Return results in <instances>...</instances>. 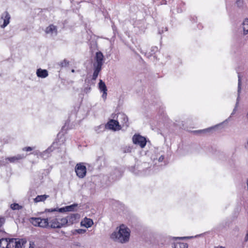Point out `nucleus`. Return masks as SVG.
Here are the masks:
<instances>
[{"label":"nucleus","instance_id":"obj_19","mask_svg":"<svg viewBox=\"0 0 248 248\" xmlns=\"http://www.w3.org/2000/svg\"><path fill=\"white\" fill-rule=\"evenodd\" d=\"M0 248H8V239L2 238L0 239Z\"/></svg>","mask_w":248,"mask_h":248},{"label":"nucleus","instance_id":"obj_9","mask_svg":"<svg viewBox=\"0 0 248 248\" xmlns=\"http://www.w3.org/2000/svg\"><path fill=\"white\" fill-rule=\"evenodd\" d=\"M99 89L101 91L103 92V93L102 94V97L106 99L107 95V87L105 85V82H104L101 79H100L99 82Z\"/></svg>","mask_w":248,"mask_h":248},{"label":"nucleus","instance_id":"obj_34","mask_svg":"<svg viewBox=\"0 0 248 248\" xmlns=\"http://www.w3.org/2000/svg\"><path fill=\"white\" fill-rule=\"evenodd\" d=\"M216 248H225L224 247H216Z\"/></svg>","mask_w":248,"mask_h":248},{"label":"nucleus","instance_id":"obj_17","mask_svg":"<svg viewBox=\"0 0 248 248\" xmlns=\"http://www.w3.org/2000/svg\"><path fill=\"white\" fill-rule=\"evenodd\" d=\"M46 33H57V28L56 27L53 25H50L46 29Z\"/></svg>","mask_w":248,"mask_h":248},{"label":"nucleus","instance_id":"obj_35","mask_svg":"<svg viewBox=\"0 0 248 248\" xmlns=\"http://www.w3.org/2000/svg\"><path fill=\"white\" fill-rule=\"evenodd\" d=\"M246 147L248 148V141L247 142V146Z\"/></svg>","mask_w":248,"mask_h":248},{"label":"nucleus","instance_id":"obj_10","mask_svg":"<svg viewBox=\"0 0 248 248\" xmlns=\"http://www.w3.org/2000/svg\"><path fill=\"white\" fill-rule=\"evenodd\" d=\"M1 18L3 19V24L1 25V28H4L9 23L10 16L8 12H5L2 15Z\"/></svg>","mask_w":248,"mask_h":248},{"label":"nucleus","instance_id":"obj_13","mask_svg":"<svg viewBox=\"0 0 248 248\" xmlns=\"http://www.w3.org/2000/svg\"><path fill=\"white\" fill-rule=\"evenodd\" d=\"M25 157L23 155H17L16 156L7 157L5 159L6 160H8L10 163H15L19 160L23 159Z\"/></svg>","mask_w":248,"mask_h":248},{"label":"nucleus","instance_id":"obj_6","mask_svg":"<svg viewBox=\"0 0 248 248\" xmlns=\"http://www.w3.org/2000/svg\"><path fill=\"white\" fill-rule=\"evenodd\" d=\"M95 60V62L93 63V67L102 68L104 61V55L100 51L96 52Z\"/></svg>","mask_w":248,"mask_h":248},{"label":"nucleus","instance_id":"obj_27","mask_svg":"<svg viewBox=\"0 0 248 248\" xmlns=\"http://www.w3.org/2000/svg\"><path fill=\"white\" fill-rule=\"evenodd\" d=\"M77 232L78 233H84L86 232V230H83V229H78V230H76Z\"/></svg>","mask_w":248,"mask_h":248},{"label":"nucleus","instance_id":"obj_36","mask_svg":"<svg viewBox=\"0 0 248 248\" xmlns=\"http://www.w3.org/2000/svg\"><path fill=\"white\" fill-rule=\"evenodd\" d=\"M72 72H73V73L75 72V70L74 69H72Z\"/></svg>","mask_w":248,"mask_h":248},{"label":"nucleus","instance_id":"obj_8","mask_svg":"<svg viewBox=\"0 0 248 248\" xmlns=\"http://www.w3.org/2000/svg\"><path fill=\"white\" fill-rule=\"evenodd\" d=\"M64 218L67 221L66 225L69 226L77 221V220L79 218V215L78 214H71Z\"/></svg>","mask_w":248,"mask_h":248},{"label":"nucleus","instance_id":"obj_24","mask_svg":"<svg viewBox=\"0 0 248 248\" xmlns=\"http://www.w3.org/2000/svg\"><path fill=\"white\" fill-rule=\"evenodd\" d=\"M39 217L37 218H31V222L32 224L35 226H38L39 225Z\"/></svg>","mask_w":248,"mask_h":248},{"label":"nucleus","instance_id":"obj_28","mask_svg":"<svg viewBox=\"0 0 248 248\" xmlns=\"http://www.w3.org/2000/svg\"><path fill=\"white\" fill-rule=\"evenodd\" d=\"M57 211L55 208L47 209L45 210V212H52Z\"/></svg>","mask_w":248,"mask_h":248},{"label":"nucleus","instance_id":"obj_3","mask_svg":"<svg viewBox=\"0 0 248 248\" xmlns=\"http://www.w3.org/2000/svg\"><path fill=\"white\" fill-rule=\"evenodd\" d=\"M67 221L64 218H49V225L53 228H60L66 225Z\"/></svg>","mask_w":248,"mask_h":248},{"label":"nucleus","instance_id":"obj_26","mask_svg":"<svg viewBox=\"0 0 248 248\" xmlns=\"http://www.w3.org/2000/svg\"><path fill=\"white\" fill-rule=\"evenodd\" d=\"M237 6L239 7L243 6L244 4V0H237L236 2Z\"/></svg>","mask_w":248,"mask_h":248},{"label":"nucleus","instance_id":"obj_22","mask_svg":"<svg viewBox=\"0 0 248 248\" xmlns=\"http://www.w3.org/2000/svg\"><path fill=\"white\" fill-rule=\"evenodd\" d=\"M243 27L244 33L246 34L248 32V19H244L243 23Z\"/></svg>","mask_w":248,"mask_h":248},{"label":"nucleus","instance_id":"obj_37","mask_svg":"<svg viewBox=\"0 0 248 248\" xmlns=\"http://www.w3.org/2000/svg\"><path fill=\"white\" fill-rule=\"evenodd\" d=\"M185 237H181V239H183V238H185Z\"/></svg>","mask_w":248,"mask_h":248},{"label":"nucleus","instance_id":"obj_30","mask_svg":"<svg viewBox=\"0 0 248 248\" xmlns=\"http://www.w3.org/2000/svg\"><path fill=\"white\" fill-rule=\"evenodd\" d=\"M4 222V219L3 218H0V228L2 226Z\"/></svg>","mask_w":248,"mask_h":248},{"label":"nucleus","instance_id":"obj_25","mask_svg":"<svg viewBox=\"0 0 248 248\" xmlns=\"http://www.w3.org/2000/svg\"><path fill=\"white\" fill-rule=\"evenodd\" d=\"M11 208L13 210H19L22 209V207L17 203H13L11 205Z\"/></svg>","mask_w":248,"mask_h":248},{"label":"nucleus","instance_id":"obj_18","mask_svg":"<svg viewBox=\"0 0 248 248\" xmlns=\"http://www.w3.org/2000/svg\"><path fill=\"white\" fill-rule=\"evenodd\" d=\"M76 205H71L70 206H67L63 208H61L59 209V212H66V211H73L74 209V208L75 207Z\"/></svg>","mask_w":248,"mask_h":248},{"label":"nucleus","instance_id":"obj_2","mask_svg":"<svg viewBox=\"0 0 248 248\" xmlns=\"http://www.w3.org/2000/svg\"><path fill=\"white\" fill-rule=\"evenodd\" d=\"M27 242L23 239H8V248H30L31 246L27 245Z\"/></svg>","mask_w":248,"mask_h":248},{"label":"nucleus","instance_id":"obj_31","mask_svg":"<svg viewBox=\"0 0 248 248\" xmlns=\"http://www.w3.org/2000/svg\"><path fill=\"white\" fill-rule=\"evenodd\" d=\"M213 128H208V129H205V130H203V131H210L211 129H212Z\"/></svg>","mask_w":248,"mask_h":248},{"label":"nucleus","instance_id":"obj_14","mask_svg":"<svg viewBox=\"0 0 248 248\" xmlns=\"http://www.w3.org/2000/svg\"><path fill=\"white\" fill-rule=\"evenodd\" d=\"M39 224L38 227L46 228L49 225V219L41 218L39 217Z\"/></svg>","mask_w":248,"mask_h":248},{"label":"nucleus","instance_id":"obj_5","mask_svg":"<svg viewBox=\"0 0 248 248\" xmlns=\"http://www.w3.org/2000/svg\"><path fill=\"white\" fill-rule=\"evenodd\" d=\"M132 141L134 144L139 145L142 148L146 144V139L139 134H135L133 136Z\"/></svg>","mask_w":248,"mask_h":248},{"label":"nucleus","instance_id":"obj_21","mask_svg":"<svg viewBox=\"0 0 248 248\" xmlns=\"http://www.w3.org/2000/svg\"><path fill=\"white\" fill-rule=\"evenodd\" d=\"M238 97H237V99L236 105L238 103V99L239 98V94H240V91H241V77H240V76L239 74H238Z\"/></svg>","mask_w":248,"mask_h":248},{"label":"nucleus","instance_id":"obj_1","mask_svg":"<svg viewBox=\"0 0 248 248\" xmlns=\"http://www.w3.org/2000/svg\"><path fill=\"white\" fill-rule=\"evenodd\" d=\"M130 230L124 225H121L111 235V238L115 241L124 243L129 241Z\"/></svg>","mask_w":248,"mask_h":248},{"label":"nucleus","instance_id":"obj_29","mask_svg":"<svg viewBox=\"0 0 248 248\" xmlns=\"http://www.w3.org/2000/svg\"><path fill=\"white\" fill-rule=\"evenodd\" d=\"M23 150L29 152V151H31V150H32V148L31 147H27L24 148L23 149Z\"/></svg>","mask_w":248,"mask_h":248},{"label":"nucleus","instance_id":"obj_12","mask_svg":"<svg viewBox=\"0 0 248 248\" xmlns=\"http://www.w3.org/2000/svg\"><path fill=\"white\" fill-rule=\"evenodd\" d=\"M118 117H119L120 120H121V122L123 126H125L127 128L129 126L128 117L123 113L120 114Z\"/></svg>","mask_w":248,"mask_h":248},{"label":"nucleus","instance_id":"obj_33","mask_svg":"<svg viewBox=\"0 0 248 248\" xmlns=\"http://www.w3.org/2000/svg\"><path fill=\"white\" fill-rule=\"evenodd\" d=\"M164 157L163 156H160L159 158V161H162Z\"/></svg>","mask_w":248,"mask_h":248},{"label":"nucleus","instance_id":"obj_23","mask_svg":"<svg viewBox=\"0 0 248 248\" xmlns=\"http://www.w3.org/2000/svg\"><path fill=\"white\" fill-rule=\"evenodd\" d=\"M174 248H187V245L185 243H177L175 244Z\"/></svg>","mask_w":248,"mask_h":248},{"label":"nucleus","instance_id":"obj_15","mask_svg":"<svg viewBox=\"0 0 248 248\" xmlns=\"http://www.w3.org/2000/svg\"><path fill=\"white\" fill-rule=\"evenodd\" d=\"M48 197H49V195H46V194L42 195H38L35 198H34L33 199V201L35 203L44 202Z\"/></svg>","mask_w":248,"mask_h":248},{"label":"nucleus","instance_id":"obj_16","mask_svg":"<svg viewBox=\"0 0 248 248\" xmlns=\"http://www.w3.org/2000/svg\"><path fill=\"white\" fill-rule=\"evenodd\" d=\"M36 74L38 77L42 78H45L48 75L47 71L46 70L39 69L37 70Z\"/></svg>","mask_w":248,"mask_h":248},{"label":"nucleus","instance_id":"obj_4","mask_svg":"<svg viewBox=\"0 0 248 248\" xmlns=\"http://www.w3.org/2000/svg\"><path fill=\"white\" fill-rule=\"evenodd\" d=\"M75 171L79 178H83L86 174V167L82 163H78L75 167Z\"/></svg>","mask_w":248,"mask_h":248},{"label":"nucleus","instance_id":"obj_11","mask_svg":"<svg viewBox=\"0 0 248 248\" xmlns=\"http://www.w3.org/2000/svg\"><path fill=\"white\" fill-rule=\"evenodd\" d=\"M93 224V220L87 217L84 218L80 222L81 226H84L87 228L91 227Z\"/></svg>","mask_w":248,"mask_h":248},{"label":"nucleus","instance_id":"obj_7","mask_svg":"<svg viewBox=\"0 0 248 248\" xmlns=\"http://www.w3.org/2000/svg\"><path fill=\"white\" fill-rule=\"evenodd\" d=\"M106 126L108 129L113 131H117L121 129V126L119 124V122L114 120H110L109 121Z\"/></svg>","mask_w":248,"mask_h":248},{"label":"nucleus","instance_id":"obj_32","mask_svg":"<svg viewBox=\"0 0 248 248\" xmlns=\"http://www.w3.org/2000/svg\"><path fill=\"white\" fill-rule=\"evenodd\" d=\"M245 240L247 241L248 240V232L246 234V236L245 237Z\"/></svg>","mask_w":248,"mask_h":248},{"label":"nucleus","instance_id":"obj_20","mask_svg":"<svg viewBox=\"0 0 248 248\" xmlns=\"http://www.w3.org/2000/svg\"><path fill=\"white\" fill-rule=\"evenodd\" d=\"M94 67V72L93 73L92 79L93 80H95L97 78L98 75L99 74V73L100 72V71H101L102 68L96 67Z\"/></svg>","mask_w":248,"mask_h":248}]
</instances>
